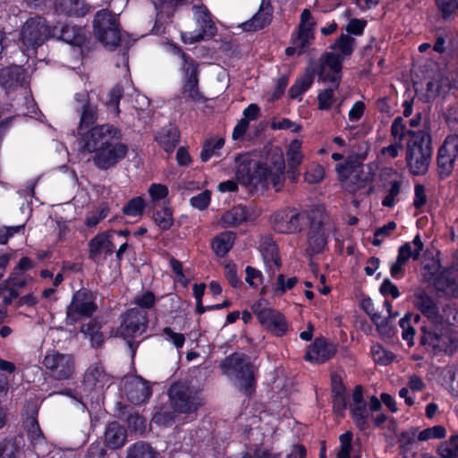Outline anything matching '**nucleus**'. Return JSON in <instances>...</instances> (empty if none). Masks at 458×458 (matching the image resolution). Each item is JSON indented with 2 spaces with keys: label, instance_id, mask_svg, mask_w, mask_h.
<instances>
[{
  "label": "nucleus",
  "instance_id": "f257e3e1",
  "mask_svg": "<svg viewBox=\"0 0 458 458\" xmlns=\"http://www.w3.org/2000/svg\"><path fill=\"white\" fill-rule=\"evenodd\" d=\"M233 162L235 178L250 191H263L270 187L278 191L284 186L285 160L277 145H264L260 149L238 154Z\"/></svg>",
  "mask_w": 458,
  "mask_h": 458
},
{
  "label": "nucleus",
  "instance_id": "f03ea898",
  "mask_svg": "<svg viewBox=\"0 0 458 458\" xmlns=\"http://www.w3.org/2000/svg\"><path fill=\"white\" fill-rule=\"evenodd\" d=\"M412 303L434 326V328L422 327L421 343L433 348H441L446 344L445 324L450 321V318L438 314L435 301L423 290H417L414 293Z\"/></svg>",
  "mask_w": 458,
  "mask_h": 458
},
{
  "label": "nucleus",
  "instance_id": "7ed1b4c3",
  "mask_svg": "<svg viewBox=\"0 0 458 458\" xmlns=\"http://www.w3.org/2000/svg\"><path fill=\"white\" fill-rule=\"evenodd\" d=\"M365 156L366 152L357 154L356 158L349 156L344 164L335 167L343 187L349 192L354 193L374 180V164L361 165L360 162Z\"/></svg>",
  "mask_w": 458,
  "mask_h": 458
},
{
  "label": "nucleus",
  "instance_id": "20e7f679",
  "mask_svg": "<svg viewBox=\"0 0 458 458\" xmlns=\"http://www.w3.org/2000/svg\"><path fill=\"white\" fill-rule=\"evenodd\" d=\"M80 155L86 160L92 159L101 169H107L115 165L127 154L126 145H81Z\"/></svg>",
  "mask_w": 458,
  "mask_h": 458
},
{
  "label": "nucleus",
  "instance_id": "39448f33",
  "mask_svg": "<svg viewBox=\"0 0 458 458\" xmlns=\"http://www.w3.org/2000/svg\"><path fill=\"white\" fill-rule=\"evenodd\" d=\"M225 375L234 376L240 381V387L245 394H250L254 383V366L244 354L233 353L228 356L221 364Z\"/></svg>",
  "mask_w": 458,
  "mask_h": 458
},
{
  "label": "nucleus",
  "instance_id": "423d86ee",
  "mask_svg": "<svg viewBox=\"0 0 458 458\" xmlns=\"http://www.w3.org/2000/svg\"><path fill=\"white\" fill-rule=\"evenodd\" d=\"M381 407V402L376 396H371L369 403H367L363 399L361 386H357L354 388L350 410L355 425L360 430H366L369 428L373 413L378 411Z\"/></svg>",
  "mask_w": 458,
  "mask_h": 458
},
{
  "label": "nucleus",
  "instance_id": "0eeeda50",
  "mask_svg": "<svg viewBox=\"0 0 458 458\" xmlns=\"http://www.w3.org/2000/svg\"><path fill=\"white\" fill-rule=\"evenodd\" d=\"M94 33L98 39L110 49L116 47L121 39L119 23L115 15L103 9L98 11L93 21Z\"/></svg>",
  "mask_w": 458,
  "mask_h": 458
},
{
  "label": "nucleus",
  "instance_id": "6e6552de",
  "mask_svg": "<svg viewBox=\"0 0 458 458\" xmlns=\"http://www.w3.org/2000/svg\"><path fill=\"white\" fill-rule=\"evenodd\" d=\"M57 26L52 30L47 25V21L40 16L29 19L21 27L20 40L24 50L36 49L41 46L49 37L56 36Z\"/></svg>",
  "mask_w": 458,
  "mask_h": 458
},
{
  "label": "nucleus",
  "instance_id": "1a4fd4ad",
  "mask_svg": "<svg viewBox=\"0 0 458 458\" xmlns=\"http://www.w3.org/2000/svg\"><path fill=\"white\" fill-rule=\"evenodd\" d=\"M311 220L308 211H296L295 209H283L276 211L272 216V225L275 231L280 233H297Z\"/></svg>",
  "mask_w": 458,
  "mask_h": 458
},
{
  "label": "nucleus",
  "instance_id": "9d476101",
  "mask_svg": "<svg viewBox=\"0 0 458 458\" xmlns=\"http://www.w3.org/2000/svg\"><path fill=\"white\" fill-rule=\"evenodd\" d=\"M177 52L183 61L182 65L183 72L182 95L187 99L195 103L205 102V97L199 89V64L182 49L178 48Z\"/></svg>",
  "mask_w": 458,
  "mask_h": 458
},
{
  "label": "nucleus",
  "instance_id": "9b49d317",
  "mask_svg": "<svg viewBox=\"0 0 458 458\" xmlns=\"http://www.w3.org/2000/svg\"><path fill=\"white\" fill-rule=\"evenodd\" d=\"M169 396L177 412L192 414L202 405L199 394L182 384L173 385L169 389Z\"/></svg>",
  "mask_w": 458,
  "mask_h": 458
},
{
  "label": "nucleus",
  "instance_id": "f8f14e48",
  "mask_svg": "<svg viewBox=\"0 0 458 458\" xmlns=\"http://www.w3.org/2000/svg\"><path fill=\"white\" fill-rule=\"evenodd\" d=\"M195 21L199 26L197 32H184L182 39L186 44H193L200 40L210 38L216 33V27L212 20L208 9L203 4L192 6Z\"/></svg>",
  "mask_w": 458,
  "mask_h": 458
},
{
  "label": "nucleus",
  "instance_id": "ddd939ff",
  "mask_svg": "<svg viewBox=\"0 0 458 458\" xmlns=\"http://www.w3.org/2000/svg\"><path fill=\"white\" fill-rule=\"evenodd\" d=\"M43 365L55 380L67 379L74 372V360L71 354L48 352L43 360Z\"/></svg>",
  "mask_w": 458,
  "mask_h": 458
},
{
  "label": "nucleus",
  "instance_id": "4468645a",
  "mask_svg": "<svg viewBox=\"0 0 458 458\" xmlns=\"http://www.w3.org/2000/svg\"><path fill=\"white\" fill-rule=\"evenodd\" d=\"M112 383V377L100 363L91 364L84 373L83 387L84 391L89 394H100L106 388L109 387Z\"/></svg>",
  "mask_w": 458,
  "mask_h": 458
},
{
  "label": "nucleus",
  "instance_id": "2eb2a0df",
  "mask_svg": "<svg viewBox=\"0 0 458 458\" xmlns=\"http://www.w3.org/2000/svg\"><path fill=\"white\" fill-rule=\"evenodd\" d=\"M148 324L147 313L137 308L129 310L123 316L117 334L124 338H133L142 335Z\"/></svg>",
  "mask_w": 458,
  "mask_h": 458
},
{
  "label": "nucleus",
  "instance_id": "dca6fc26",
  "mask_svg": "<svg viewBox=\"0 0 458 458\" xmlns=\"http://www.w3.org/2000/svg\"><path fill=\"white\" fill-rule=\"evenodd\" d=\"M97 310L93 296L87 290H80L67 308V320L72 324L84 317H90Z\"/></svg>",
  "mask_w": 458,
  "mask_h": 458
},
{
  "label": "nucleus",
  "instance_id": "f3484780",
  "mask_svg": "<svg viewBox=\"0 0 458 458\" xmlns=\"http://www.w3.org/2000/svg\"><path fill=\"white\" fill-rule=\"evenodd\" d=\"M318 78L324 82H330L338 89L342 78L343 58L335 53H326L319 59Z\"/></svg>",
  "mask_w": 458,
  "mask_h": 458
},
{
  "label": "nucleus",
  "instance_id": "a211bd4d",
  "mask_svg": "<svg viewBox=\"0 0 458 458\" xmlns=\"http://www.w3.org/2000/svg\"><path fill=\"white\" fill-rule=\"evenodd\" d=\"M431 145H408L406 161L414 175L424 174L431 160Z\"/></svg>",
  "mask_w": 458,
  "mask_h": 458
},
{
  "label": "nucleus",
  "instance_id": "6ab92c4d",
  "mask_svg": "<svg viewBox=\"0 0 458 458\" xmlns=\"http://www.w3.org/2000/svg\"><path fill=\"white\" fill-rule=\"evenodd\" d=\"M122 391L133 404L147 402L152 394L148 382L139 376L125 377L123 379Z\"/></svg>",
  "mask_w": 458,
  "mask_h": 458
},
{
  "label": "nucleus",
  "instance_id": "aec40b11",
  "mask_svg": "<svg viewBox=\"0 0 458 458\" xmlns=\"http://www.w3.org/2000/svg\"><path fill=\"white\" fill-rule=\"evenodd\" d=\"M123 140L121 130L110 123L97 125L86 131L84 143H113Z\"/></svg>",
  "mask_w": 458,
  "mask_h": 458
},
{
  "label": "nucleus",
  "instance_id": "412c9836",
  "mask_svg": "<svg viewBox=\"0 0 458 458\" xmlns=\"http://www.w3.org/2000/svg\"><path fill=\"white\" fill-rule=\"evenodd\" d=\"M310 226L308 232V245L312 253H318L325 248L330 225L323 221H315L311 216Z\"/></svg>",
  "mask_w": 458,
  "mask_h": 458
},
{
  "label": "nucleus",
  "instance_id": "4be33fe9",
  "mask_svg": "<svg viewBox=\"0 0 458 458\" xmlns=\"http://www.w3.org/2000/svg\"><path fill=\"white\" fill-rule=\"evenodd\" d=\"M114 246L111 242L108 232H102L93 237L89 242V255L95 262L105 259L114 252Z\"/></svg>",
  "mask_w": 458,
  "mask_h": 458
},
{
  "label": "nucleus",
  "instance_id": "5701e85b",
  "mask_svg": "<svg viewBox=\"0 0 458 458\" xmlns=\"http://www.w3.org/2000/svg\"><path fill=\"white\" fill-rule=\"evenodd\" d=\"M458 157V145H441L437 152L438 172L441 177L448 176Z\"/></svg>",
  "mask_w": 458,
  "mask_h": 458
},
{
  "label": "nucleus",
  "instance_id": "b1692460",
  "mask_svg": "<svg viewBox=\"0 0 458 458\" xmlns=\"http://www.w3.org/2000/svg\"><path fill=\"white\" fill-rule=\"evenodd\" d=\"M335 352L332 344L323 339H316L306 353V360L313 363H323L330 359Z\"/></svg>",
  "mask_w": 458,
  "mask_h": 458
},
{
  "label": "nucleus",
  "instance_id": "393cba45",
  "mask_svg": "<svg viewBox=\"0 0 458 458\" xmlns=\"http://www.w3.org/2000/svg\"><path fill=\"white\" fill-rule=\"evenodd\" d=\"M127 438L126 429L118 422L109 423L104 433L105 445L115 450L124 445Z\"/></svg>",
  "mask_w": 458,
  "mask_h": 458
},
{
  "label": "nucleus",
  "instance_id": "a878e982",
  "mask_svg": "<svg viewBox=\"0 0 458 458\" xmlns=\"http://www.w3.org/2000/svg\"><path fill=\"white\" fill-rule=\"evenodd\" d=\"M259 250L267 267L274 272V267H281L278 256V249L276 242L269 236H264L260 239Z\"/></svg>",
  "mask_w": 458,
  "mask_h": 458
},
{
  "label": "nucleus",
  "instance_id": "bb28decb",
  "mask_svg": "<svg viewBox=\"0 0 458 458\" xmlns=\"http://www.w3.org/2000/svg\"><path fill=\"white\" fill-rule=\"evenodd\" d=\"M259 321L276 335H283L287 331L288 327L284 316L273 309L261 315Z\"/></svg>",
  "mask_w": 458,
  "mask_h": 458
},
{
  "label": "nucleus",
  "instance_id": "cd10ccee",
  "mask_svg": "<svg viewBox=\"0 0 458 458\" xmlns=\"http://www.w3.org/2000/svg\"><path fill=\"white\" fill-rule=\"evenodd\" d=\"M56 12L69 16H84L89 7L83 0H55Z\"/></svg>",
  "mask_w": 458,
  "mask_h": 458
},
{
  "label": "nucleus",
  "instance_id": "c85d7f7f",
  "mask_svg": "<svg viewBox=\"0 0 458 458\" xmlns=\"http://www.w3.org/2000/svg\"><path fill=\"white\" fill-rule=\"evenodd\" d=\"M24 72L21 66L5 67L0 71V83L8 89L21 84Z\"/></svg>",
  "mask_w": 458,
  "mask_h": 458
},
{
  "label": "nucleus",
  "instance_id": "c756f323",
  "mask_svg": "<svg viewBox=\"0 0 458 458\" xmlns=\"http://www.w3.org/2000/svg\"><path fill=\"white\" fill-rule=\"evenodd\" d=\"M260 114V109L256 104H250L243 111V118L234 127L233 140H240L246 131L250 121L256 120Z\"/></svg>",
  "mask_w": 458,
  "mask_h": 458
},
{
  "label": "nucleus",
  "instance_id": "7c9ffc66",
  "mask_svg": "<svg viewBox=\"0 0 458 458\" xmlns=\"http://www.w3.org/2000/svg\"><path fill=\"white\" fill-rule=\"evenodd\" d=\"M60 33V38L71 45L81 46L85 41V35L80 27L65 25L57 27L56 35Z\"/></svg>",
  "mask_w": 458,
  "mask_h": 458
},
{
  "label": "nucleus",
  "instance_id": "2f4dec72",
  "mask_svg": "<svg viewBox=\"0 0 458 458\" xmlns=\"http://www.w3.org/2000/svg\"><path fill=\"white\" fill-rule=\"evenodd\" d=\"M234 240V233L223 232L214 238L212 242V249L216 255L224 257L232 249Z\"/></svg>",
  "mask_w": 458,
  "mask_h": 458
},
{
  "label": "nucleus",
  "instance_id": "473e14b6",
  "mask_svg": "<svg viewBox=\"0 0 458 458\" xmlns=\"http://www.w3.org/2000/svg\"><path fill=\"white\" fill-rule=\"evenodd\" d=\"M247 218V211L242 206H235L230 210L225 212L221 217L220 224L222 227L236 226Z\"/></svg>",
  "mask_w": 458,
  "mask_h": 458
},
{
  "label": "nucleus",
  "instance_id": "72a5a7b5",
  "mask_svg": "<svg viewBox=\"0 0 458 458\" xmlns=\"http://www.w3.org/2000/svg\"><path fill=\"white\" fill-rule=\"evenodd\" d=\"M98 120V107L94 105L89 104V102H86L82 106V110L80 117V123H79V134L82 137V139L85 136V133L83 131L87 128H89L90 125L95 123Z\"/></svg>",
  "mask_w": 458,
  "mask_h": 458
},
{
  "label": "nucleus",
  "instance_id": "f704fd0d",
  "mask_svg": "<svg viewBox=\"0 0 458 458\" xmlns=\"http://www.w3.org/2000/svg\"><path fill=\"white\" fill-rule=\"evenodd\" d=\"M315 75L314 69H307L304 75L297 79L295 83L291 87L289 95L292 98H300L306 90H308L313 83Z\"/></svg>",
  "mask_w": 458,
  "mask_h": 458
},
{
  "label": "nucleus",
  "instance_id": "c9c22d12",
  "mask_svg": "<svg viewBox=\"0 0 458 458\" xmlns=\"http://www.w3.org/2000/svg\"><path fill=\"white\" fill-rule=\"evenodd\" d=\"M423 248L424 244L420 239V236L417 234L411 242H406L400 246L398 253L407 261L410 259L416 260L420 258Z\"/></svg>",
  "mask_w": 458,
  "mask_h": 458
},
{
  "label": "nucleus",
  "instance_id": "e433bc0d",
  "mask_svg": "<svg viewBox=\"0 0 458 458\" xmlns=\"http://www.w3.org/2000/svg\"><path fill=\"white\" fill-rule=\"evenodd\" d=\"M270 20L269 9L260 8L250 20L243 23V29L248 31L261 30L270 22Z\"/></svg>",
  "mask_w": 458,
  "mask_h": 458
},
{
  "label": "nucleus",
  "instance_id": "4c0bfd02",
  "mask_svg": "<svg viewBox=\"0 0 458 458\" xmlns=\"http://www.w3.org/2000/svg\"><path fill=\"white\" fill-rule=\"evenodd\" d=\"M127 458H160V455L148 444L138 442L128 449Z\"/></svg>",
  "mask_w": 458,
  "mask_h": 458
},
{
  "label": "nucleus",
  "instance_id": "58836bf2",
  "mask_svg": "<svg viewBox=\"0 0 458 458\" xmlns=\"http://www.w3.org/2000/svg\"><path fill=\"white\" fill-rule=\"evenodd\" d=\"M315 21L311 16L310 10L304 9L301 14V22L298 28L297 34L302 38L313 40L314 38V27Z\"/></svg>",
  "mask_w": 458,
  "mask_h": 458
},
{
  "label": "nucleus",
  "instance_id": "ea45409f",
  "mask_svg": "<svg viewBox=\"0 0 458 458\" xmlns=\"http://www.w3.org/2000/svg\"><path fill=\"white\" fill-rule=\"evenodd\" d=\"M27 435L34 446L41 445L45 443L44 435L39 428L38 422L35 417H30L25 422Z\"/></svg>",
  "mask_w": 458,
  "mask_h": 458
},
{
  "label": "nucleus",
  "instance_id": "a19ab883",
  "mask_svg": "<svg viewBox=\"0 0 458 458\" xmlns=\"http://www.w3.org/2000/svg\"><path fill=\"white\" fill-rule=\"evenodd\" d=\"M340 449L337 453V458H360L352 445V433L347 431L339 437Z\"/></svg>",
  "mask_w": 458,
  "mask_h": 458
},
{
  "label": "nucleus",
  "instance_id": "79ce46f5",
  "mask_svg": "<svg viewBox=\"0 0 458 458\" xmlns=\"http://www.w3.org/2000/svg\"><path fill=\"white\" fill-rule=\"evenodd\" d=\"M179 140V130L170 123L161 128L155 135L157 143H177Z\"/></svg>",
  "mask_w": 458,
  "mask_h": 458
},
{
  "label": "nucleus",
  "instance_id": "37998d69",
  "mask_svg": "<svg viewBox=\"0 0 458 458\" xmlns=\"http://www.w3.org/2000/svg\"><path fill=\"white\" fill-rule=\"evenodd\" d=\"M436 288L448 296H458V280L455 278L442 275L437 279Z\"/></svg>",
  "mask_w": 458,
  "mask_h": 458
},
{
  "label": "nucleus",
  "instance_id": "c03bdc74",
  "mask_svg": "<svg viewBox=\"0 0 458 458\" xmlns=\"http://www.w3.org/2000/svg\"><path fill=\"white\" fill-rule=\"evenodd\" d=\"M371 356L374 361L380 365H388L394 360V355L380 344L371 346Z\"/></svg>",
  "mask_w": 458,
  "mask_h": 458
},
{
  "label": "nucleus",
  "instance_id": "a18cd8bd",
  "mask_svg": "<svg viewBox=\"0 0 458 458\" xmlns=\"http://www.w3.org/2000/svg\"><path fill=\"white\" fill-rule=\"evenodd\" d=\"M417 431L411 428L408 431L403 432L398 439L400 448L403 453H409L413 450L417 441Z\"/></svg>",
  "mask_w": 458,
  "mask_h": 458
},
{
  "label": "nucleus",
  "instance_id": "49530a36",
  "mask_svg": "<svg viewBox=\"0 0 458 458\" xmlns=\"http://www.w3.org/2000/svg\"><path fill=\"white\" fill-rule=\"evenodd\" d=\"M109 208L106 204H101L97 209L88 214L85 224L89 227H95L107 216Z\"/></svg>",
  "mask_w": 458,
  "mask_h": 458
},
{
  "label": "nucleus",
  "instance_id": "de8ad7c7",
  "mask_svg": "<svg viewBox=\"0 0 458 458\" xmlns=\"http://www.w3.org/2000/svg\"><path fill=\"white\" fill-rule=\"evenodd\" d=\"M311 41L312 40L309 38L304 39L301 35L296 34V36L293 38V46L285 49V54L287 55H293L294 54L301 55L307 50Z\"/></svg>",
  "mask_w": 458,
  "mask_h": 458
},
{
  "label": "nucleus",
  "instance_id": "09e8293b",
  "mask_svg": "<svg viewBox=\"0 0 458 458\" xmlns=\"http://www.w3.org/2000/svg\"><path fill=\"white\" fill-rule=\"evenodd\" d=\"M354 41L349 34H342L332 47L337 48L344 55H350L353 51Z\"/></svg>",
  "mask_w": 458,
  "mask_h": 458
},
{
  "label": "nucleus",
  "instance_id": "8fccbe9b",
  "mask_svg": "<svg viewBox=\"0 0 458 458\" xmlns=\"http://www.w3.org/2000/svg\"><path fill=\"white\" fill-rule=\"evenodd\" d=\"M157 225L162 230H168L173 225V214L169 208H165L154 215Z\"/></svg>",
  "mask_w": 458,
  "mask_h": 458
},
{
  "label": "nucleus",
  "instance_id": "3c124183",
  "mask_svg": "<svg viewBox=\"0 0 458 458\" xmlns=\"http://www.w3.org/2000/svg\"><path fill=\"white\" fill-rule=\"evenodd\" d=\"M145 202L142 198L136 197L131 199L123 208L126 216H140L143 212Z\"/></svg>",
  "mask_w": 458,
  "mask_h": 458
},
{
  "label": "nucleus",
  "instance_id": "603ef678",
  "mask_svg": "<svg viewBox=\"0 0 458 458\" xmlns=\"http://www.w3.org/2000/svg\"><path fill=\"white\" fill-rule=\"evenodd\" d=\"M18 296V291L10 284V281L4 280L0 284V297L3 298L4 305L11 304Z\"/></svg>",
  "mask_w": 458,
  "mask_h": 458
},
{
  "label": "nucleus",
  "instance_id": "864d4df0",
  "mask_svg": "<svg viewBox=\"0 0 458 458\" xmlns=\"http://www.w3.org/2000/svg\"><path fill=\"white\" fill-rule=\"evenodd\" d=\"M445 436V428L443 426L437 425L420 431L418 434L417 439L419 441H427L434 438H443Z\"/></svg>",
  "mask_w": 458,
  "mask_h": 458
},
{
  "label": "nucleus",
  "instance_id": "5fc2aeb1",
  "mask_svg": "<svg viewBox=\"0 0 458 458\" xmlns=\"http://www.w3.org/2000/svg\"><path fill=\"white\" fill-rule=\"evenodd\" d=\"M81 332L89 335L92 346L98 347L103 343V335L99 332L98 327L95 324L83 325Z\"/></svg>",
  "mask_w": 458,
  "mask_h": 458
},
{
  "label": "nucleus",
  "instance_id": "6e6d98bb",
  "mask_svg": "<svg viewBox=\"0 0 458 458\" xmlns=\"http://www.w3.org/2000/svg\"><path fill=\"white\" fill-rule=\"evenodd\" d=\"M436 4L445 20L458 12V0H436Z\"/></svg>",
  "mask_w": 458,
  "mask_h": 458
},
{
  "label": "nucleus",
  "instance_id": "4d7b16f0",
  "mask_svg": "<svg viewBox=\"0 0 458 458\" xmlns=\"http://www.w3.org/2000/svg\"><path fill=\"white\" fill-rule=\"evenodd\" d=\"M286 157L290 168L294 169L298 167L303 159V154L300 149V145H289Z\"/></svg>",
  "mask_w": 458,
  "mask_h": 458
},
{
  "label": "nucleus",
  "instance_id": "13d9d810",
  "mask_svg": "<svg viewBox=\"0 0 458 458\" xmlns=\"http://www.w3.org/2000/svg\"><path fill=\"white\" fill-rule=\"evenodd\" d=\"M150 199L153 203H157L165 199L168 195V188L161 183H152L148 190Z\"/></svg>",
  "mask_w": 458,
  "mask_h": 458
},
{
  "label": "nucleus",
  "instance_id": "bf43d9fd",
  "mask_svg": "<svg viewBox=\"0 0 458 458\" xmlns=\"http://www.w3.org/2000/svg\"><path fill=\"white\" fill-rule=\"evenodd\" d=\"M336 89L332 84L331 87L326 89L318 96V107L322 110L329 109L334 102V91Z\"/></svg>",
  "mask_w": 458,
  "mask_h": 458
},
{
  "label": "nucleus",
  "instance_id": "052dcab7",
  "mask_svg": "<svg viewBox=\"0 0 458 458\" xmlns=\"http://www.w3.org/2000/svg\"><path fill=\"white\" fill-rule=\"evenodd\" d=\"M325 171L320 165H311L305 173V181L309 183H318L323 180Z\"/></svg>",
  "mask_w": 458,
  "mask_h": 458
},
{
  "label": "nucleus",
  "instance_id": "680f3d73",
  "mask_svg": "<svg viewBox=\"0 0 458 458\" xmlns=\"http://www.w3.org/2000/svg\"><path fill=\"white\" fill-rule=\"evenodd\" d=\"M122 96L123 89L119 86L114 87L108 94V100L106 101V106L110 109H113L115 114H118L120 113L119 103Z\"/></svg>",
  "mask_w": 458,
  "mask_h": 458
},
{
  "label": "nucleus",
  "instance_id": "e2e57ef3",
  "mask_svg": "<svg viewBox=\"0 0 458 458\" xmlns=\"http://www.w3.org/2000/svg\"><path fill=\"white\" fill-rule=\"evenodd\" d=\"M18 447L9 439L0 441V458H17Z\"/></svg>",
  "mask_w": 458,
  "mask_h": 458
},
{
  "label": "nucleus",
  "instance_id": "0e129e2a",
  "mask_svg": "<svg viewBox=\"0 0 458 458\" xmlns=\"http://www.w3.org/2000/svg\"><path fill=\"white\" fill-rule=\"evenodd\" d=\"M438 454L442 458H458V443L452 439L438 447Z\"/></svg>",
  "mask_w": 458,
  "mask_h": 458
},
{
  "label": "nucleus",
  "instance_id": "69168bd1",
  "mask_svg": "<svg viewBox=\"0 0 458 458\" xmlns=\"http://www.w3.org/2000/svg\"><path fill=\"white\" fill-rule=\"evenodd\" d=\"M400 327L402 328V337L405 340L409 346L413 345V337L415 331L410 324V318L408 316L400 319Z\"/></svg>",
  "mask_w": 458,
  "mask_h": 458
},
{
  "label": "nucleus",
  "instance_id": "338daca9",
  "mask_svg": "<svg viewBox=\"0 0 458 458\" xmlns=\"http://www.w3.org/2000/svg\"><path fill=\"white\" fill-rule=\"evenodd\" d=\"M6 281H10V284L17 290V288H23L32 283L33 277L30 276H22L19 272L13 271L10 274Z\"/></svg>",
  "mask_w": 458,
  "mask_h": 458
},
{
  "label": "nucleus",
  "instance_id": "774afa93",
  "mask_svg": "<svg viewBox=\"0 0 458 458\" xmlns=\"http://www.w3.org/2000/svg\"><path fill=\"white\" fill-rule=\"evenodd\" d=\"M211 194L208 191H204L201 193L192 197L190 199L191 205L199 210H203L208 208L210 203Z\"/></svg>",
  "mask_w": 458,
  "mask_h": 458
}]
</instances>
